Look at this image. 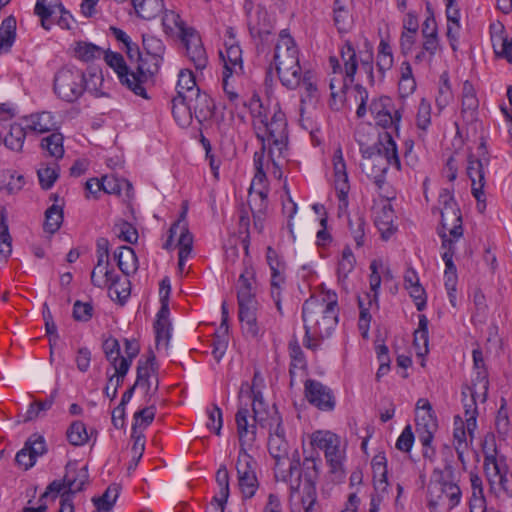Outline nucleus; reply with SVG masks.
<instances>
[{
  "mask_svg": "<svg viewBox=\"0 0 512 512\" xmlns=\"http://www.w3.org/2000/svg\"><path fill=\"white\" fill-rule=\"evenodd\" d=\"M251 195L257 193L260 196V207L265 206V197L268 196L269 188L267 184V177L265 171H256L249 188Z\"/></svg>",
  "mask_w": 512,
  "mask_h": 512,
  "instance_id": "nucleus-52",
  "label": "nucleus"
},
{
  "mask_svg": "<svg viewBox=\"0 0 512 512\" xmlns=\"http://www.w3.org/2000/svg\"><path fill=\"white\" fill-rule=\"evenodd\" d=\"M177 95L187 96L195 94L199 87L196 84L195 76L192 71L188 69L181 70L178 75L177 82Z\"/></svg>",
  "mask_w": 512,
  "mask_h": 512,
  "instance_id": "nucleus-42",
  "label": "nucleus"
},
{
  "mask_svg": "<svg viewBox=\"0 0 512 512\" xmlns=\"http://www.w3.org/2000/svg\"><path fill=\"white\" fill-rule=\"evenodd\" d=\"M143 48L150 58L162 61L165 52L162 40L152 35H143Z\"/></svg>",
  "mask_w": 512,
  "mask_h": 512,
  "instance_id": "nucleus-51",
  "label": "nucleus"
},
{
  "mask_svg": "<svg viewBox=\"0 0 512 512\" xmlns=\"http://www.w3.org/2000/svg\"><path fill=\"white\" fill-rule=\"evenodd\" d=\"M257 137L261 141L262 147L260 151L254 153V166L256 171H264L263 162L266 147L269 149L271 158L276 152L278 156H284L288 145V134L286 130H261V133H257Z\"/></svg>",
  "mask_w": 512,
  "mask_h": 512,
  "instance_id": "nucleus-11",
  "label": "nucleus"
},
{
  "mask_svg": "<svg viewBox=\"0 0 512 512\" xmlns=\"http://www.w3.org/2000/svg\"><path fill=\"white\" fill-rule=\"evenodd\" d=\"M85 74L77 69H61L54 79L56 94L67 102H74L84 92Z\"/></svg>",
  "mask_w": 512,
  "mask_h": 512,
  "instance_id": "nucleus-10",
  "label": "nucleus"
},
{
  "mask_svg": "<svg viewBox=\"0 0 512 512\" xmlns=\"http://www.w3.org/2000/svg\"><path fill=\"white\" fill-rule=\"evenodd\" d=\"M220 57L224 61V68L226 65L232 67V73L236 72L238 66L242 70V51L238 45H230L226 48L225 52H220Z\"/></svg>",
  "mask_w": 512,
  "mask_h": 512,
  "instance_id": "nucleus-56",
  "label": "nucleus"
},
{
  "mask_svg": "<svg viewBox=\"0 0 512 512\" xmlns=\"http://www.w3.org/2000/svg\"><path fill=\"white\" fill-rule=\"evenodd\" d=\"M452 483H456L455 469L451 461L445 460L443 468H435L433 470L429 486L438 484L442 487Z\"/></svg>",
  "mask_w": 512,
  "mask_h": 512,
  "instance_id": "nucleus-37",
  "label": "nucleus"
},
{
  "mask_svg": "<svg viewBox=\"0 0 512 512\" xmlns=\"http://www.w3.org/2000/svg\"><path fill=\"white\" fill-rule=\"evenodd\" d=\"M136 14L145 20L159 16L164 9L163 0H131Z\"/></svg>",
  "mask_w": 512,
  "mask_h": 512,
  "instance_id": "nucleus-28",
  "label": "nucleus"
},
{
  "mask_svg": "<svg viewBox=\"0 0 512 512\" xmlns=\"http://www.w3.org/2000/svg\"><path fill=\"white\" fill-rule=\"evenodd\" d=\"M428 319L424 314L419 315L418 329L414 332V347L418 356H424L428 353Z\"/></svg>",
  "mask_w": 512,
  "mask_h": 512,
  "instance_id": "nucleus-32",
  "label": "nucleus"
},
{
  "mask_svg": "<svg viewBox=\"0 0 512 512\" xmlns=\"http://www.w3.org/2000/svg\"><path fill=\"white\" fill-rule=\"evenodd\" d=\"M290 356V375L294 376L295 370H305L307 368V361L302 348L300 347L296 338H293L288 345Z\"/></svg>",
  "mask_w": 512,
  "mask_h": 512,
  "instance_id": "nucleus-38",
  "label": "nucleus"
},
{
  "mask_svg": "<svg viewBox=\"0 0 512 512\" xmlns=\"http://www.w3.org/2000/svg\"><path fill=\"white\" fill-rule=\"evenodd\" d=\"M119 493L120 486L118 484H111L101 497L93 498V503L97 508V512H109L112 510L119 497Z\"/></svg>",
  "mask_w": 512,
  "mask_h": 512,
  "instance_id": "nucleus-36",
  "label": "nucleus"
},
{
  "mask_svg": "<svg viewBox=\"0 0 512 512\" xmlns=\"http://www.w3.org/2000/svg\"><path fill=\"white\" fill-rule=\"evenodd\" d=\"M340 58L343 65L337 56L329 58L332 69L330 107L336 111L340 110L346 102V92L352 83V43L349 39L345 40V44L340 50Z\"/></svg>",
  "mask_w": 512,
  "mask_h": 512,
  "instance_id": "nucleus-4",
  "label": "nucleus"
},
{
  "mask_svg": "<svg viewBox=\"0 0 512 512\" xmlns=\"http://www.w3.org/2000/svg\"><path fill=\"white\" fill-rule=\"evenodd\" d=\"M124 186L127 188V192L132 189L131 183L125 179L114 176H104L101 179V190L108 194L120 195Z\"/></svg>",
  "mask_w": 512,
  "mask_h": 512,
  "instance_id": "nucleus-54",
  "label": "nucleus"
},
{
  "mask_svg": "<svg viewBox=\"0 0 512 512\" xmlns=\"http://www.w3.org/2000/svg\"><path fill=\"white\" fill-rule=\"evenodd\" d=\"M263 379L260 376L259 371H255L254 377L252 380V384L249 385L248 383H243L241 385V389L239 392V399L241 400L244 396V393L247 394L248 399L252 400V411L254 412V405L258 402V400H261L262 403H265L263 399V395L261 391L258 389V386L262 384Z\"/></svg>",
  "mask_w": 512,
  "mask_h": 512,
  "instance_id": "nucleus-41",
  "label": "nucleus"
},
{
  "mask_svg": "<svg viewBox=\"0 0 512 512\" xmlns=\"http://www.w3.org/2000/svg\"><path fill=\"white\" fill-rule=\"evenodd\" d=\"M311 445L324 451L333 479L341 482L345 477L343 462L346 457L340 438L329 431H315L311 436Z\"/></svg>",
  "mask_w": 512,
  "mask_h": 512,
  "instance_id": "nucleus-5",
  "label": "nucleus"
},
{
  "mask_svg": "<svg viewBox=\"0 0 512 512\" xmlns=\"http://www.w3.org/2000/svg\"><path fill=\"white\" fill-rule=\"evenodd\" d=\"M477 384H474L472 387H468L467 391L469 392L470 399L469 401H466L467 392L462 391L463 401H464V409H465V418L471 417V416H477L478 410H477V399H480L482 401V391L478 392L476 390Z\"/></svg>",
  "mask_w": 512,
  "mask_h": 512,
  "instance_id": "nucleus-61",
  "label": "nucleus"
},
{
  "mask_svg": "<svg viewBox=\"0 0 512 512\" xmlns=\"http://www.w3.org/2000/svg\"><path fill=\"white\" fill-rule=\"evenodd\" d=\"M351 256H352V251H351L350 247L347 245L343 249L341 258L339 259L338 264H337L338 283L342 286V288L346 292H349V287H350V283H351L350 278H349V275L352 271Z\"/></svg>",
  "mask_w": 512,
  "mask_h": 512,
  "instance_id": "nucleus-30",
  "label": "nucleus"
},
{
  "mask_svg": "<svg viewBox=\"0 0 512 512\" xmlns=\"http://www.w3.org/2000/svg\"><path fill=\"white\" fill-rule=\"evenodd\" d=\"M441 226L438 229V235L446 238L459 240L463 236L462 216L458 206L440 208Z\"/></svg>",
  "mask_w": 512,
  "mask_h": 512,
  "instance_id": "nucleus-18",
  "label": "nucleus"
},
{
  "mask_svg": "<svg viewBox=\"0 0 512 512\" xmlns=\"http://www.w3.org/2000/svg\"><path fill=\"white\" fill-rule=\"evenodd\" d=\"M380 266L381 262L376 259L370 263L371 274L369 276V285L371 293L365 294L369 306H372L373 303L377 304L378 290L381 285V276L378 272Z\"/></svg>",
  "mask_w": 512,
  "mask_h": 512,
  "instance_id": "nucleus-44",
  "label": "nucleus"
},
{
  "mask_svg": "<svg viewBox=\"0 0 512 512\" xmlns=\"http://www.w3.org/2000/svg\"><path fill=\"white\" fill-rule=\"evenodd\" d=\"M61 122L55 120V116L48 111L31 114L19 119V122L12 124L10 128H59Z\"/></svg>",
  "mask_w": 512,
  "mask_h": 512,
  "instance_id": "nucleus-21",
  "label": "nucleus"
},
{
  "mask_svg": "<svg viewBox=\"0 0 512 512\" xmlns=\"http://www.w3.org/2000/svg\"><path fill=\"white\" fill-rule=\"evenodd\" d=\"M189 96L191 99L188 100V103L190 104L191 111L194 110L195 116L200 122L201 118L206 119L211 115L213 103L208 94L201 93L199 89L195 94Z\"/></svg>",
  "mask_w": 512,
  "mask_h": 512,
  "instance_id": "nucleus-29",
  "label": "nucleus"
},
{
  "mask_svg": "<svg viewBox=\"0 0 512 512\" xmlns=\"http://www.w3.org/2000/svg\"><path fill=\"white\" fill-rule=\"evenodd\" d=\"M349 20V12L344 6L336 7L334 10V22L338 32L343 37L348 34L351 28Z\"/></svg>",
  "mask_w": 512,
  "mask_h": 512,
  "instance_id": "nucleus-63",
  "label": "nucleus"
},
{
  "mask_svg": "<svg viewBox=\"0 0 512 512\" xmlns=\"http://www.w3.org/2000/svg\"><path fill=\"white\" fill-rule=\"evenodd\" d=\"M253 425L258 423L262 428L268 429L269 437L285 438V430L282 425V416L273 405L271 409L261 400L254 405L252 416Z\"/></svg>",
  "mask_w": 512,
  "mask_h": 512,
  "instance_id": "nucleus-13",
  "label": "nucleus"
},
{
  "mask_svg": "<svg viewBox=\"0 0 512 512\" xmlns=\"http://www.w3.org/2000/svg\"><path fill=\"white\" fill-rule=\"evenodd\" d=\"M483 163L484 162H482L481 159H475L473 154H469L467 174L472 182V194L479 202L481 201V196L484 195Z\"/></svg>",
  "mask_w": 512,
  "mask_h": 512,
  "instance_id": "nucleus-22",
  "label": "nucleus"
},
{
  "mask_svg": "<svg viewBox=\"0 0 512 512\" xmlns=\"http://www.w3.org/2000/svg\"><path fill=\"white\" fill-rule=\"evenodd\" d=\"M394 211L391 204H384L381 209L375 211V225L383 239H388L396 230L394 226Z\"/></svg>",
  "mask_w": 512,
  "mask_h": 512,
  "instance_id": "nucleus-23",
  "label": "nucleus"
},
{
  "mask_svg": "<svg viewBox=\"0 0 512 512\" xmlns=\"http://www.w3.org/2000/svg\"><path fill=\"white\" fill-rule=\"evenodd\" d=\"M0 132V145H4L13 151H20L25 140V130H2Z\"/></svg>",
  "mask_w": 512,
  "mask_h": 512,
  "instance_id": "nucleus-48",
  "label": "nucleus"
},
{
  "mask_svg": "<svg viewBox=\"0 0 512 512\" xmlns=\"http://www.w3.org/2000/svg\"><path fill=\"white\" fill-rule=\"evenodd\" d=\"M102 349L106 359L110 362L111 366L116 368L119 365V361L121 359L120 344L118 340L112 336L106 338L103 341Z\"/></svg>",
  "mask_w": 512,
  "mask_h": 512,
  "instance_id": "nucleus-58",
  "label": "nucleus"
},
{
  "mask_svg": "<svg viewBox=\"0 0 512 512\" xmlns=\"http://www.w3.org/2000/svg\"><path fill=\"white\" fill-rule=\"evenodd\" d=\"M302 87L304 88L305 92L301 95V117L303 116L304 112V105L309 103L310 105L315 104L317 100V88L314 85V83L311 80L310 74L307 72L304 74L303 78H301Z\"/></svg>",
  "mask_w": 512,
  "mask_h": 512,
  "instance_id": "nucleus-53",
  "label": "nucleus"
},
{
  "mask_svg": "<svg viewBox=\"0 0 512 512\" xmlns=\"http://www.w3.org/2000/svg\"><path fill=\"white\" fill-rule=\"evenodd\" d=\"M333 168V187L338 200L337 216L338 218H346L348 225H351L349 213L350 183L341 148H338L334 153Z\"/></svg>",
  "mask_w": 512,
  "mask_h": 512,
  "instance_id": "nucleus-7",
  "label": "nucleus"
},
{
  "mask_svg": "<svg viewBox=\"0 0 512 512\" xmlns=\"http://www.w3.org/2000/svg\"><path fill=\"white\" fill-rule=\"evenodd\" d=\"M190 96H181L176 95L172 98V114L173 117L181 128H185L189 125L190 120L192 119V111L188 100H190Z\"/></svg>",
  "mask_w": 512,
  "mask_h": 512,
  "instance_id": "nucleus-26",
  "label": "nucleus"
},
{
  "mask_svg": "<svg viewBox=\"0 0 512 512\" xmlns=\"http://www.w3.org/2000/svg\"><path fill=\"white\" fill-rule=\"evenodd\" d=\"M277 73L281 83L289 89H294L301 83V67L299 64H294L284 67H278Z\"/></svg>",
  "mask_w": 512,
  "mask_h": 512,
  "instance_id": "nucleus-39",
  "label": "nucleus"
},
{
  "mask_svg": "<svg viewBox=\"0 0 512 512\" xmlns=\"http://www.w3.org/2000/svg\"><path fill=\"white\" fill-rule=\"evenodd\" d=\"M438 428L437 418L433 409L424 410L422 413L416 412V430L420 443L425 447L423 457L429 456L428 450L434 438V433Z\"/></svg>",
  "mask_w": 512,
  "mask_h": 512,
  "instance_id": "nucleus-19",
  "label": "nucleus"
},
{
  "mask_svg": "<svg viewBox=\"0 0 512 512\" xmlns=\"http://www.w3.org/2000/svg\"><path fill=\"white\" fill-rule=\"evenodd\" d=\"M16 38V19L10 15L6 17L0 26V49L10 51Z\"/></svg>",
  "mask_w": 512,
  "mask_h": 512,
  "instance_id": "nucleus-31",
  "label": "nucleus"
},
{
  "mask_svg": "<svg viewBox=\"0 0 512 512\" xmlns=\"http://www.w3.org/2000/svg\"><path fill=\"white\" fill-rule=\"evenodd\" d=\"M248 417L247 407H240L235 416L240 442L236 470L239 487L245 498L253 497L259 486L256 476L257 462L246 450V446H250L256 439V425L249 424Z\"/></svg>",
  "mask_w": 512,
  "mask_h": 512,
  "instance_id": "nucleus-2",
  "label": "nucleus"
},
{
  "mask_svg": "<svg viewBox=\"0 0 512 512\" xmlns=\"http://www.w3.org/2000/svg\"><path fill=\"white\" fill-rule=\"evenodd\" d=\"M320 459L314 456L305 457L296 474V482L299 486L301 478H304V495L302 496V505L304 512H314L317 502L315 483L319 478Z\"/></svg>",
  "mask_w": 512,
  "mask_h": 512,
  "instance_id": "nucleus-8",
  "label": "nucleus"
},
{
  "mask_svg": "<svg viewBox=\"0 0 512 512\" xmlns=\"http://www.w3.org/2000/svg\"><path fill=\"white\" fill-rule=\"evenodd\" d=\"M473 356V363L475 369H477V381L480 384V389L482 390V401H486L487 398V391H488V380H487V374L485 369V362L483 358V353L481 349L477 348L474 349L472 352Z\"/></svg>",
  "mask_w": 512,
  "mask_h": 512,
  "instance_id": "nucleus-43",
  "label": "nucleus"
},
{
  "mask_svg": "<svg viewBox=\"0 0 512 512\" xmlns=\"http://www.w3.org/2000/svg\"><path fill=\"white\" fill-rule=\"evenodd\" d=\"M358 306L360 310L358 328L363 338L368 337L369 326L371 321L370 307L366 297H358Z\"/></svg>",
  "mask_w": 512,
  "mask_h": 512,
  "instance_id": "nucleus-59",
  "label": "nucleus"
},
{
  "mask_svg": "<svg viewBox=\"0 0 512 512\" xmlns=\"http://www.w3.org/2000/svg\"><path fill=\"white\" fill-rule=\"evenodd\" d=\"M108 266L109 256L97 255V264L91 272V283L99 288L107 286L110 298L124 304L130 296L129 288L125 287L121 291L118 290L119 275L114 274Z\"/></svg>",
  "mask_w": 512,
  "mask_h": 512,
  "instance_id": "nucleus-9",
  "label": "nucleus"
},
{
  "mask_svg": "<svg viewBox=\"0 0 512 512\" xmlns=\"http://www.w3.org/2000/svg\"><path fill=\"white\" fill-rule=\"evenodd\" d=\"M40 186L48 190L59 177V165L54 163L52 166L41 167L37 171Z\"/></svg>",
  "mask_w": 512,
  "mask_h": 512,
  "instance_id": "nucleus-57",
  "label": "nucleus"
},
{
  "mask_svg": "<svg viewBox=\"0 0 512 512\" xmlns=\"http://www.w3.org/2000/svg\"><path fill=\"white\" fill-rule=\"evenodd\" d=\"M362 171L381 188L389 166L401 169L397 145L393 136L385 131L379 135V141L373 146L362 149Z\"/></svg>",
  "mask_w": 512,
  "mask_h": 512,
  "instance_id": "nucleus-3",
  "label": "nucleus"
},
{
  "mask_svg": "<svg viewBox=\"0 0 512 512\" xmlns=\"http://www.w3.org/2000/svg\"><path fill=\"white\" fill-rule=\"evenodd\" d=\"M305 397L310 404L322 411H331L335 406V399L330 388L313 379L305 381Z\"/></svg>",
  "mask_w": 512,
  "mask_h": 512,
  "instance_id": "nucleus-16",
  "label": "nucleus"
},
{
  "mask_svg": "<svg viewBox=\"0 0 512 512\" xmlns=\"http://www.w3.org/2000/svg\"><path fill=\"white\" fill-rule=\"evenodd\" d=\"M161 60L150 58L148 55H142L136 60V66L132 69L131 73V91L148 99L145 85L153 81V77L158 73Z\"/></svg>",
  "mask_w": 512,
  "mask_h": 512,
  "instance_id": "nucleus-12",
  "label": "nucleus"
},
{
  "mask_svg": "<svg viewBox=\"0 0 512 512\" xmlns=\"http://www.w3.org/2000/svg\"><path fill=\"white\" fill-rule=\"evenodd\" d=\"M268 451L275 459V477L283 482L291 481L294 471L300 466V455L297 450L289 457V444L286 438L269 437Z\"/></svg>",
  "mask_w": 512,
  "mask_h": 512,
  "instance_id": "nucleus-6",
  "label": "nucleus"
},
{
  "mask_svg": "<svg viewBox=\"0 0 512 512\" xmlns=\"http://www.w3.org/2000/svg\"><path fill=\"white\" fill-rule=\"evenodd\" d=\"M429 506L435 508L439 505H447L448 509H453L459 505L462 492L457 483L445 486L435 485L428 487Z\"/></svg>",
  "mask_w": 512,
  "mask_h": 512,
  "instance_id": "nucleus-17",
  "label": "nucleus"
},
{
  "mask_svg": "<svg viewBox=\"0 0 512 512\" xmlns=\"http://www.w3.org/2000/svg\"><path fill=\"white\" fill-rule=\"evenodd\" d=\"M102 52L100 47L89 42H78L75 48L76 56L85 62L99 58Z\"/></svg>",
  "mask_w": 512,
  "mask_h": 512,
  "instance_id": "nucleus-60",
  "label": "nucleus"
},
{
  "mask_svg": "<svg viewBox=\"0 0 512 512\" xmlns=\"http://www.w3.org/2000/svg\"><path fill=\"white\" fill-rule=\"evenodd\" d=\"M63 222L62 207L53 204L45 212L44 230L50 234L57 232Z\"/></svg>",
  "mask_w": 512,
  "mask_h": 512,
  "instance_id": "nucleus-46",
  "label": "nucleus"
},
{
  "mask_svg": "<svg viewBox=\"0 0 512 512\" xmlns=\"http://www.w3.org/2000/svg\"><path fill=\"white\" fill-rule=\"evenodd\" d=\"M155 356L152 354L146 360L140 359L137 365V378L135 385L146 388L147 391L150 389L149 378L154 368Z\"/></svg>",
  "mask_w": 512,
  "mask_h": 512,
  "instance_id": "nucleus-45",
  "label": "nucleus"
},
{
  "mask_svg": "<svg viewBox=\"0 0 512 512\" xmlns=\"http://www.w3.org/2000/svg\"><path fill=\"white\" fill-rule=\"evenodd\" d=\"M371 117L375 120V125L381 128H399L401 113L392 106L389 97L374 99L369 105Z\"/></svg>",
  "mask_w": 512,
  "mask_h": 512,
  "instance_id": "nucleus-15",
  "label": "nucleus"
},
{
  "mask_svg": "<svg viewBox=\"0 0 512 512\" xmlns=\"http://www.w3.org/2000/svg\"><path fill=\"white\" fill-rule=\"evenodd\" d=\"M66 435L70 444L74 446L84 445L89 439L86 426L81 421H74L69 426Z\"/></svg>",
  "mask_w": 512,
  "mask_h": 512,
  "instance_id": "nucleus-50",
  "label": "nucleus"
},
{
  "mask_svg": "<svg viewBox=\"0 0 512 512\" xmlns=\"http://www.w3.org/2000/svg\"><path fill=\"white\" fill-rule=\"evenodd\" d=\"M457 241L458 240L446 238L445 235H442V249H444V252L442 253V259L446 267L444 274H457V269L453 262V256L455 254V243Z\"/></svg>",
  "mask_w": 512,
  "mask_h": 512,
  "instance_id": "nucleus-49",
  "label": "nucleus"
},
{
  "mask_svg": "<svg viewBox=\"0 0 512 512\" xmlns=\"http://www.w3.org/2000/svg\"><path fill=\"white\" fill-rule=\"evenodd\" d=\"M115 372L108 379L107 385L104 389L105 394L111 400H113L117 395L118 388L122 385L125 376L129 371V364L123 362L122 365H118L114 368Z\"/></svg>",
  "mask_w": 512,
  "mask_h": 512,
  "instance_id": "nucleus-40",
  "label": "nucleus"
},
{
  "mask_svg": "<svg viewBox=\"0 0 512 512\" xmlns=\"http://www.w3.org/2000/svg\"><path fill=\"white\" fill-rule=\"evenodd\" d=\"M302 320L305 329L303 345L316 351L321 340L331 335L338 322L336 295L328 292L321 297L307 299L302 306Z\"/></svg>",
  "mask_w": 512,
  "mask_h": 512,
  "instance_id": "nucleus-1",
  "label": "nucleus"
},
{
  "mask_svg": "<svg viewBox=\"0 0 512 512\" xmlns=\"http://www.w3.org/2000/svg\"><path fill=\"white\" fill-rule=\"evenodd\" d=\"M93 305L91 302L75 301L73 305V318L76 321L87 322L93 316Z\"/></svg>",
  "mask_w": 512,
  "mask_h": 512,
  "instance_id": "nucleus-64",
  "label": "nucleus"
},
{
  "mask_svg": "<svg viewBox=\"0 0 512 512\" xmlns=\"http://www.w3.org/2000/svg\"><path fill=\"white\" fill-rule=\"evenodd\" d=\"M274 61L276 69L299 64L297 47L286 30L280 32V40L275 47Z\"/></svg>",
  "mask_w": 512,
  "mask_h": 512,
  "instance_id": "nucleus-20",
  "label": "nucleus"
},
{
  "mask_svg": "<svg viewBox=\"0 0 512 512\" xmlns=\"http://www.w3.org/2000/svg\"><path fill=\"white\" fill-rule=\"evenodd\" d=\"M179 30L181 41L185 46L188 58L196 69H204L207 65L208 58L200 36L194 28L186 27L183 23L179 26Z\"/></svg>",
  "mask_w": 512,
  "mask_h": 512,
  "instance_id": "nucleus-14",
  "label": "nucleus"
},
{
  "mask_svg": "<svg viewBox=\"0 0 512 512\" xmlns=\"http://www.w3.org/2000/svg\"><path fill=\"white\" fill-rule=\"evenodd\" d=\"M193 236L183 235L178 238L177 246L179 247L178 253V269L183 272L185 267V261L189 257L192 251Z\"/></svg>",
  "mask_w": 512,
  "mask_h": 512,
  "instance_id": "nucleus-62",
  "label": "nucleus"
},
{
  "mask_svg": "<svg viewBox=\"0 0 512 512\" xmlns=\"http://www.w3.org/2000/svg\"><path fill=\"white\" fill-rule=\"evenodd\" d=\"M255 299L254 272L252 268H245L238 279L237 300Z\"/></svg>",
  "mask_w": 512,
  "mask_h": 512,
  "instance_id": "nucleus-33",
  "label": "nucleus"
},
{
  "mask_svg": "<svg viewBox=\"0 0 512 512\" xmlns=\"http://www.w3.org/2000/svg\"><path fill=\"white\" fill-rule=\"evenodd\" d=\"M63 140V135L56 132L43 138L41 141V147L46 149L51 157L61 159L64 155Z\"/></svg>",
  "mask_w": 512,
  "mask_h": 512,
  "instance_id": "nucleus-47",
  "label": "nucleus"
},
{
  "mask_svg": "<svg viewBox=\"0 0 512 512\" xmlns=\"http://www.w3.org/2000/svg\"><path fill=\"white\" fill-rule=\"evenodd\" d=\"M105 61L117 73L121 84L130 90L132 68L127 66L123 56L117 52H106Z\"/></svg>",
  "mask_w": 512,
  "mask_h": 512,
  "instance_id": "nucleus-25",
  "label": "nucleus"
},
{
  "mask_svg": "<svg viewBox=\"0 0 512 512\" xmlns=\"http://www.w3.org/2000/svg\"><path fill=\"white\" fill-rule=\"evenodd\" d=\"M88 480L87 467L76 469L75 465L68 464L66 466V474L64 476L65 484L67 485L69 495H73L81 491Z\"/></svg>",
  "mask_w": 512,
  "mask_h": 512,
  "instance_id": "nucleus-24",
  "label": "nucleus"
},
{
  "mask_svg": "<svg viewBox=\"0 0 512 512\" xmlns=\"http://www.w3.org/2000/svg\"><path fill=\"white\" fill-rule=\"evenodd\" d=\"M12 253V238L9 234L8 225L6 223V210L1 211L0 221V254L7 259Z\"/></svg>",
  "mask_w": 512,
  "mask_h": 512,
  "instance_id": "nucleus-55",
  "label": "nucleus"
},
{
  "mask_svg": "<svg viewBox=\"0 0 512 512\" xmlns=\"http://www.w3.org/2000/svg\"><path fill=\"white\" fill-rule=\"evenodd\" d=\"M114 258L121 272L129 276L137 270V257L134 250L128 246L119 247L114 251Z\"/></svg>",
  "mask_w": 512,
  "mask_h": 512,
  "instance_id": "nucleus-27",
  "label": "nucleus"
},
{
  "mask_svg": "<svg viewBox=\"0 0 512 512\" xmlns=\"http://www.w3.org/2000/svg\"><path fill=\"white\" fill-rule=\"evenodd\" d=\"M56 394L57 392L53 391L45 400H35L32 402L24 415L23 422L26 423L34 421L35 419L42 417L44 413L52 407Z\"/></svg>",
  "mask_w": 512,
  "mask_h": 512,
  "instance_id": "nucleus-34",
  "label": "nucleus"
},
{
  "mask_svg": "<svg viewBox=\"0 0 512 512\" xmlns=\"http://www.w3.org/2000/svg\"><path fill=\"white\" fill-rule=\"evenodd\" d=\"M372 470L373 475L381 474V480L376 482V490L379 492H386L389 486L388 483V471H387V459L384 453H378L372 459Z\"/></svg>",
  "mask_w": 512,
  "mask_h": 512,
  "instance_id": "nucleus-35",
  "label": "nucleus"
}]
</instances>
